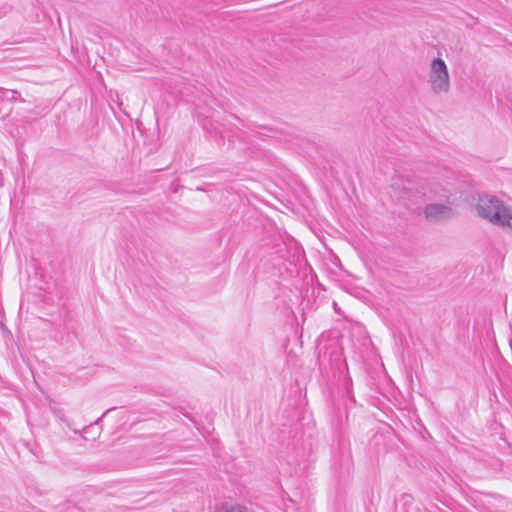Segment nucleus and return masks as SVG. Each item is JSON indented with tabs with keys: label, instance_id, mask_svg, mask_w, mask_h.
<instances>
[{
	"label": "nucleus",
	"instance_id": "obj_1",
	"mask_svg": "<svg viewBox=\"0 0 512 512\" xmlns=\"http://www.w3.org/2000/svg\"><path fill=\"white\" fill-rule=\"evenodd\" d=\"M476 210L479 216L494 224L512 226V215L506 211L502 202L494 195H480Z\"/></svg>",
	"mask_w": 512,
	"mask_h": 512
},
{
	"label": "nucleus",
	"instance_id": "obj_2",
	"mask_svg": "<svg viewBox=\"0 0 512 512\" xmlns=\"http://www.w3.org/2000/svg\"><path fill=\"white\" fill-rule=\"evenodd\" d=\"M429 82L434 92H448L450 88V79L447 65L443 59L434 58L432 60Z\"/></svg>",
	"mask_w": 512,
	"mask_h": 512
},
{
	"label": "nucleus",
	"instance_id": "obj_3",
	"mask_svg": "<svg viewBox=\"0 0 512 512\" xmlns=\"http://www.w3.org/2000/svg\"><path fill=\"white\" fill-rule=\"evenodd\" d=\"M423 212L425 218L430 221L448 219L453 215V211L449 206L438 203L427 204Z\"/></svg>",
	"mask_w": 512,
	"mask_h": 512
},
{
	"label": "nucleus",
	"instance_id": "obj_4",
	"mask_svg": "<svg viewBox=\"0 0 512 512\" xmlns=\"http://www.w3.org/2000/svg\"><path fill=\"white\" fill-rule=\"evenodd\" d=\"M256 127L259 128L260 130H263L266 132V133L256 132L259 136L272 137V134L276 133V129L271 126H268V125L257 124Z\"/></svg>",
	"mask_w": 512,
	"mask_h": 512
},
{
	"label": "nucleus",
	"instance_id": "obj_5",
	"mask_svg": "<svg viewBox=\"0 0 512 512\" xmlns=\"http://www.w3.org/2000/svg\"><path fill=\"white\" fill-rule=\"evenodd\" d=\"M248 508L239 504L231 505L226 512H247Z\"/></svg>",
	"mask_w": 512,
	"mask_h": 512
},
{
	"label": "nucleus",
	"instance_id": "obj_6",
	"mask_svg": "<svg viewBox=\"0 0 512 512\" xmlns=\"http://www.w3.org/2000/svg\"><path fill=\"white\" fill-rule=\"evenodd\" d=\"M232 116H233L235 119H237V120H239V121H240V119L237 117V115H234V114H233Z\"/></svg>",
	"mask_w": 512,
	"mask_h": 512
}]
</instances>
